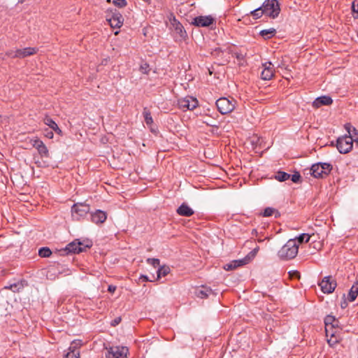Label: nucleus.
I'll return each instance as SVG.
<instances>
[{
  "mask_svg": "<svg viewBox=\"0 0 358 358\" xmlns=\"http://www.w3.org/2000/svg\"><path fill=\"white\" fill-rule=\"evenodd\" d=\"M45 136L47 138H50V139H51V138H53V136H54V134H53V132H52V131H49L48 129H45Z\"/></svg>",
  "mask_w": 358,
  "mask_h": 358,
  "instance_id": "49",
  "label": "nucleus"
},
{
  "mask_svg": "<svg viewBox=\"0 0 358 358\" xmlns=\"http://www.w3.org/2000/svg\"><path fill=\"white\" fill-rule=\"evenodd\" d=\"M80 245H79V248L82 250V252L86 251L87 249L90 248L92 246V243L90 240H84L81 241L80 240Z\"/></svg>",
  "mask_w": 358,
  "mask_h": 358,
  "instance_id": "30",
  "label": "nucleus"
},
{
  "mask_svg": "<svg viewBox=\"0 0 358 358\" xmlns=\"http://www.w3.org/2000/svg\"><path fill=\"white\" fill-rule=\"evenodd\" d=\"M106 20L113 28H120L123 24L124 22L122 15L116 9L108 12Z\"/></svg>",
  "mask_w": 358,
  "mask_h": 358,
  "instance_id": "7",
  "label": "nucleus"
},
{
  "mask_svg": "<svg viewBox=\"0 0 358 358\" xmlns=\"http://www.w3.org/2000/svg\"><path fill=\"white\" fill-rule=\"evenodd\" d=\"M289 275L292 278H300V273L297 271H291L289 272Z\"/></svg>",
  "mask_w": 358,
  "mask_h": 358,
  "instance_id": "43",
  "label": "nucleus"
},
{
  "mask_svg": "<svg viewBox=\"0 0 358 358\" xmlns=\"http://www.w3.org/2000/svg\"><path fill=\"white\" fill-rule=\"evenodd\" d=\"M291 175L286 173V172H284V171H279L276 173L275 176V179H276L277 180L280 181V182H284V181H286L287 180L289 179Z\"/></svg>",
  "mask_w": 358,
  "mask_h": 358,
  "instance_id": "28",
  "label": "nucleus"
},
{
  "mask_svg": "<svg viewBox=\"0 0 358 358\" xmlns=\"http://www.w3.org/2000/svg\"><path fill=\"white\" fill-rule=\"evenodd\" d=\"M335 319L336 317L334 316H332V315H327L325 318H324V324H325V327H327V326H334V322H335Z\"/></svg>",
  "mask_w": 358,
  "mask_h": 358,
  "instance_id": "35",
  "label": "nucleus"
},
{
  "mask_svg": "<svg viewBox=\"0 0 358 358\" xmlns=\"http://www.w3.org/2000/svg\"><path fill=\"white\" fill-rule=\"evenodd\" d=\"M194 294L198 298L206 299L210 295L214 294V292L210 287L201 286V287L196 289Z\"/></svg>",
  "mask_w": 358,
  "mask_h": 358,
  "instance_id": "19",
  "label": "nucleus"
},
{
  "mask_svg": "<svg viewBox=\"0 0 358 358\" xmlns=\"http://www.w3.org/2000/svg\"><path fill=\"white\" fill-rule=\"evenodd\" d=\"M334 328L336 330H338V331L342 330V327L340 326V322L336 318L335 319V322H334Z\"/></svg>",
  "mask_w": 358,
  "mask_h": 358,
  "instance_id": "48",
  "label": "nucleus"
},
{
  "mask_svg": "<svg viewBox=\"0 0 358 358\" xmlns=\"http://www.w3.org/2000/svg\"><path fill=\"white\" fill-rule=\"evenodd\" d=\"M358 295V280H356L352 286L351 287L349 293L348 299L349 301L352 302L354 301Z\"/></svg>",
  "mask_w": 358,
  "mask_h": 358,
  "instance_id": "24",
  "label": "nucleus"
},
{
  "mask_svg": "<svg viewBox=\"0 0 358 358\" xmlns=\"http://www.w3.org/2000/svg\"><path fill=\"white\" fill-rule=\"evenodd\" d=\"M140 279H142L143 282L150 281L152 282V280H150L147 275H142L140 277Z\"/></svg>",
  "mask_w": 358,
  "mask_h": 358,
  "instance_id": "54",
  "label": "nucleus"
},
{
  "mask_svg": "<svg viewBox=\"0 0 358 358\" xmlns=\"http://www.w3.org/2000/svg\"><path fill=\"white\" fill-rule=\"evenodd\" d=\"M352 10L353 12L354 17L358 18V0H355L352 2Z\"/></svg>",
  "mask_w": 358,
  "mask_h": 358,
  "instance_id": "36",
  "label": "nucleus"
},
{
  "mask_svg": "<svg viewBox=\"0 0 358 358\" xmlns=\"http://www.w3.org/2000/svg\"><path fill=\"white\" fill-rule=\"evenodd\" d=\"M299 251V245L296 239H289L278 251V255L282 260L294 259Z\"/></svg>",
  "mask_w": 358,
  "mask_h": 358,
  "instance_id": "1",
  "label": "nucleus"
},
{
  "mask_svg": "<svg viewBox=\"0 0 358 358\" xmlns=\"http://www.w3.org/2000/svg\"><path fill=\"white\" fill-rule=\"evenodd\" d=\"M198 100L190 96L178 100L179 108L182 110H193L198 106Z\"/></svg>",
  "mask_w": 358,
  "mask_h": 358,
  "instance_id": "11",
  "label": "nucleus"
},
{
  "mask_svg": "<svg viewBox=\"0 0 358 358\" xmlns=\"http://www.w3.org/2000/svg\"><path fill=\"white\" fill-rule=\"evenodd\" d=\"M170 268L168 266L164 265L160 266L157 269V279L160 278L161 277H164L170 273Z\"/></svg>",
  "mask_w": 358,
  "mask_h": 358,
  "instance_id": "27",
  "label": "nucleus"
},
{
  "mask_svg": "<svg viewBox=\"0 0 358 358\" xmlns=\"http://www.w3.org/2000/svg\"><path fill=\"white\" fill-rule=\"evenodd\" d=\"M345 129L348 131L349 135L348 136H352V129H353V127L351 125L350 123H346L345 124Z\"/></svg>",
  "mask_w": 358,
  "mask_h": 358,
  "instance_id": "45",
  "label": "nucleus"
},
{
  "mask_svg": "<svg viewBox=\"0 0 358 358\" xmlns=\"http://www.w3.org/2000/svg\"><path fill=\"white\" fill-rule=\"evenodd\" d=\"M264 217H270L274 215L275 218L280 216V213L278 210L271 207H267L264 210V212L261 214Z\"/></svg>",
  "mask_w": 358,
  "mask_h": 358,
  "instance_id": "25",
  "label": "nucleus"
},
{
  "mask_svg": "<svg viewBox=\"0 0 358 358\" xmlns=\"http://www.w3.org/2000/svg\"><path fill=\"white\" fill-rule=\"evenodd\" d=\"M80 239H76L73 241L69 243L66 245V248L63 250H61L60 252H62L63 255H69V254H79L82 252V250L79 248Z\"/></svg>",
  "mask_w": 358,
  "mask_h": 358,
  "instance_id": "13",
  "label": "nucleus"
},
{
  "mask_svg": "<svg viewBox=\"0 0 358 358\" xmlns=\"http://www.w3.org/2000/svg\"><path fill=\"white\" fill-rule=\"evenodd\" d=\"M121 320H122L121 317H117L115 318L113 320H112L110 324L113 327H115L120 323Z\"/></svg>",
  "mask_w": 358,
  "mask_h": 358,
  "instance_id": "47",
  "label": "nucleus"
},
{
  "mask_svg": "<svg viewBox=\"0 0 358 358\" xmlns=\"http://www.w3.org/2000/svg\"><path fill=\"white\" fill-rule=\"evenodd\" d=\"M275 34L276 30L274 28L263 29L259 32L260 36H262L264 39H269L274 36Z\"/></svg>",
  "mask_w": 358,
  "mask_h": 358,
  "instance_id": "26",
  "label": "nucleus"
},
{
  "mask_svg": "<svg viewBox=\"0 0 358 358\" xmlns=\"http://www.w3.org/2000/svg\"><path fill=\"white\" fill-rule=\"evenodd\" d=\"M147 263L153 266V267L159 268L160 266V261L157 258H148L146 260Z\"/></svg>",
  "mask_w": 358,
  "mask_h": 358,
  "instance_id": "34",
  "label": "nucleus"
},
{
  "mask_svg": "<svg viewBox=\"0 0 358 358\" xmlns=\"http://www.w3.org/2000/svg\"><path fill=\"white\" fill-rule=\"evenodd\" d=\"M32 145L38 150L41 157H48L49 152L46 145L38 138L32 140Z\"/></svg>",
  "mask_w": 358,
  "mask_h": 358,
  "instance_id": "15",
  "label": "nucleus"
},
{
  "mask_svg": "<svg viewBox=\"0 0 358 358\" xmlns=\"http://www.w3.org/2000/svg\"><path fill=\"white\" fill-rule=\"evenodd\" d=\"M43 122L50 129L55 131L59 136H62V131L58 127L57 124L50 117L46 116L43 119Z\"/></svg>",
  "mask_w": 358,
  "mask_h": 358,
  "instance_id": "23",
  "label": "nucleus"
},
{
  "mask_svg": "<svg viewBox=\"0 0 358 358\" xmlns=\"http://www.w3.org/2000/svg\"><path fill=\"white\" fill-rule=\"evenodd\" d=\"M318 285L324 294L332 293L337 286L336 281L331 275L325 276Z\"/></svg>",
  "mask_w": 358,
  "mask_h": 358,
  "instance_id": "9",
  "label": "nucleus"
},
{
  "mask_svg": "<svg viewBox=\"0 0 358 358\" xmlns=\"http://www.w3.org/2000/svg\"><path fill=\"white\" fill-rule=\"evenodd\" d=\"M352 134L353 141L358 144V131L356 128H353Z\"/></svg>",
  "mask_w": 358,
  "mask_h": 358,
  "instance_id": "44",
  "label": "nucleus"
},
{
  "mask_svg": "<svg viewBox=\"0 0 358 358\" xmlns=\"http://www.w3.org/2000/svg\"><path fill=\"white\" fill-rule=\"evenodd\" d=\"M333 166L329 163L318 162L312 165L310 172L316 178H324L329 175Z\"/></svg>",
  "mask_w": 358,
  "mask_h": 358,
  "instance_id": "3",
  "label": "nucleus"
},
{
  "mask_svg": "<svg viewBox=\"0 0 358 358\" xmlns=\"http://www.w3.org/2000/svg\"><path fill=\"white\" fill-rule=\"evenodd\" d=\"M38 50L36 48L28 47L23 49H17L16 53L17 54L18 58H24L36 54Z\"/></svg>",
  "mask_w": 358,
  "mask_h": 358,
  "instance_id": "21",
  "label": "nucleus"
},
{
  "mask_svg": "<svg viewBox=\"0 0 358 358\" xmlns=\"http://www.w3.org/2000/svg\"><path fill=\"white\" fill-rule=\"evenodd\" d=\"M90 207L84 203H77L71 207V215L73 220H80L90 212Z\"/></svg>",
  "mask_w": 358,
  "mask_h": 358,
  "instance_id": "6",
  "label": "nucleus"
},
{
  "mask_svg": "<svg viewBox=\"0 0 358 358\" xmlns=\"http://www.w3.org/2000/svg\"><path fill=\"white\" fill-rule=\"evenodd\" d=\"M113 3L119 8H123L127 6L126 0H113Z\"/></svg>",
  "mask_w": 358,
  "mask_h": 358,
  "instance_id": "41",
  "label": "nucleus"
},
{
  "mask_svg": "<svg viewBox=\"0 0 358 358\" xmlns=\"http://www.w3.org/2000/svg\"><path fill=\"white\" fill-rule=\"evenodd\" d=\"M326 336L327 338V343L330 346H334L340 342V337L338 335L339 332L334 328V326L325 327Z\"/></svg>",
  "mask_w": 358,
  "mask_h": 358,
  "instance_id": "10",
  "label": "nucleus"
},
{
  "mask_svg": "<svg viewBox=\"0 0 358 358\" xmlns=\"http://www.w3.org/2000/svg\"><path fill=\"white\" fill-rule=\"evenodd\" d=\"M262 8L264 15L271 19L277 18L281 10L278 0H265Z\"/></svg>",
  "mask_w": 358,
  "mask_h": 358,
  "instance_id": "2",
  "label": "nucleus"
},
{
  "mask_svg": "<svg viewBox=\"0 0 358 358\" xmlns=\"http://www.w3.org/2000/svg\"><path fill=\"white\" fill-rule=\"evenodd\" d=\"M106 218V213L101 210H96L94 213H91V220L95 224L103 223Z\"/></svg>",
  "mask_w": 358,
  "mask_h": 358,
  "instance_id": "17",
  "label": "nucleus"
},
{
  "mask_svg": "<svg viewBox=\"0 0 358 358\" xmlns=\"http://www.w3.org/2000/svg\"><path fill=\"white\" fill-rule=\"evenodd\" d=\"M17 287H18V284L13 283V284L10 285L9 286L5 287V289H9L12 290L13 292H15L16 290H18Z\"/></svg>",
  "mask_w": 358,
  "mask_h": 358,
  "instance_id": "46",
  "label": "nucleus"
},
{
  "mask_svg": "<svg viewBox=\"0 0 358 358\" xmlns=\"http://www.w3.org/2000/svg\"><path fill=\"white\" fill-rule=\"evenodd\" d=\"M301 175L299 172L296 171L294 174L291 175V180L294 183H298L301 181Z\"/></svg>",
  "mask_w": 358,
  "mask_h": 358,
  "instance_id": "38",
  "label": "nucleus"
},
{
  "mask_svg": "<svg viewBox=\"0 0 358 358\" xmlns=\"http://www.w3.org/2000/svg\"><path fill=\"white\" fill-rule=\"evenodd\" d=\"M52 255V251L48 247H43L39 249L38 255L41 257H49Z\"/></svg>",
  "mask_w": 358,
  "mask_h": 358,
  "instance_id": "29",
  "label": "nucleus"
},
{
  "mask_svg": "<svg viewBox=\"0 0 358 358\" xmlns=\"http://www.w3.org/2000/svg\"><path fill=\"white\" fill-rule=\"evenodd\" d=\"M252 234L253 236H254V235L257 236V229H252Z\"/></svg>",
  "mask_w": 358,
  "mask_h": 358,
  "instance_id": "55",
  "label": "nucleus"
},
{
  "mask_svg": "<svg viewBox=\"0 0 358 358\" xmlns=\"http://www.w3.org/2000/svg\"><path fill=\"white\" fill-rule=\"evenodd\" d=\"M259 247H256L250 252L249 255H250L252 257H254L259 251Z\"/></svg>",
  "mask_w": 358,
  "mask_h": 358,
  "instance_id": "51",
  "label": "nucleus"
},
{
  "mask_svg": "<svg viewBox=\"0 0 358 358\" xmlns=\"http://www.w3.org/2000/svg\"><path fill=\"white\" fill-rule=\"evenodd\" d=\"M176 213L184 217H190L194 212V210L185 203H182L176 210Z\"/></svg>",
  "mask_w": 358,
  "mask_h": 358,
  "instance_id": "20",
  "label": "nucleus"
},
{
  "mask_svg": "<svg viewBox=\"0 0 358 358\" xmlns=\"http://www.w3.org/2000/svg\"><path fill=\"white\" fill-rule=\"evenodd\" d=\"M341 306L343 309L345 308L348 306V303L345 299V294H343V301L341 303Z\"/></svg>",
  "mask_w": 358,
  "mask_h": 358,
  "instance_id": "53",
  "label": "nucleus"
},
{
  "mask_svg": "<svg viewBox=\"0 0 358 358\" xmlns=\"http://www.w3.org/2000/svg\"><path fill=\"white\" fill-rule=\"evenodd\" d=\"M332 102L333 100L329 96H322L315 99L313 102V106L319 108L322 106H329Z\"/></svg>",
  "mask_w": 358,
  "mask_h": 358,
  "instance_id": "18",
  "label": "nucleus"
},
{
  "mask_svg": "<svg viewBox=\"0 0 358 358\" xmlns=\"http://www.w3.org/2000/svg\"><path fill=\"white\" fill-rule=\"evenodd\" d=\"M116 286L115 285H110L108 287V291L110 293H113L115 292V291L116 290Z\"/></svg>",
  "mask_w": 358,
  "mask_h": 358,
  "instance_id": "52",
  "label": "nucleus"
},
{
  "mask_svg": "<svg viewBox=\"0 0 358 358\" xmlns=\"http://www.w3.org/2000/svg\"><path fill=\"white\" fill-rule=\"evenodd\" d=\"M171 24L176 34H178L181 38H185L186 37V31L180 22L173 18V20L171 22Z\"/></svg>",
  "mask_w": 358,
  "mask_h": 358,
  "instance_id": "22",
  "label": "nucleus"
},
{
  "mask_svg": "<svg viewBox=\"0 0 358 358\" xmlns=\"http://www.w3.org/2000/svg\"><path fill=\"white\" fill-rule=\"evenodd\" d=\"M150 66L148 63L145 62V63H143L141 66H140V71L143 73H145V74H148L150 71Z\"/></svg>",
  "mask_w": 358,
  "mask_h": 358,
  "instance_id": "39",
  "label": "nucleus"
},
{
  "mask_svg": "<svg viewBox=\"0 0 358 358\" xmlns=\"http://www.w3.org/2000/svg\"><path fill=\"white\" fill-rule=\"evenodd\" d=\"M129 350L127 347L113 346L109 348L106 355V358H128Z\"/></svg>",
  "mask_w": 358,
  "mask_h": 358,
  "instance_id": "8",
  "label": "nucleus"
},
{
  "mask_svg": "<svg viewBox=\"0 0 358 358\" xmlns=\"http://www.w3.org/2000/svg\"><path fill=\"white\" fill-rule=\"evenodd\" d=\"M250 258L245 257L242 259L234 260L229 264L224 265V268L226 271H231L239 266H243L249 262Z\"/></svg>",
  "mask_w": 358,
  "mask_h": 358,
  "instance_id": "16",
  "label": "nucleus"
},
{
  "mask_svg": "<svg viewBox=\"0 0 358 358\" xmlns=\"http://www.w3.org/2000/svg\"><path fill=\"white\" fill-rule=\"evenodd\" d=\"M70 351L65 355L64 358H79V352H76L74 350H69Z\"/></svg>",
  "mask_w": 358,
  "mask_h": 358,
  "instance_id": "37",
  "label": "nucleus"
},
{
  "mask_svg": "<svg viewBox=\"0 0 358 358\" xmlns=\"http://www.w3.org/2000/svg\"><path fill=\"white\" fill-rule=\"evenodd\" d=\"M250 15L253 16L255 19L260 18L263 15H264V12L262 8V6L250 12Z\"/></svg>",
  "mask_w": 358,
  "mask_h": 358,
  "instance_id": "31",
  "label": "nucleus"
},
{
  "mask_svg": "<svg viewBox=\"0 0 358 358\" xmlns=\"http://www.w3.org/2000/svg\"><path fill=\"white\" fill-rule=\"evenodd\" d=\"M353 147V138L351 136L345 135L339 137L336 141V148L340 153L346 154Z\"/></svg>",
  "mask_w": 358,
  "mask_h": 358,
  "instance_id": "5",
  "label": "nucleus"
},
{
  "mask_svg": "<svg viewBox=\"0 0 358 358\" xmlns=\"http://www.w3.org/2000/svg\"><path fill=\"white\" fill-rule=\"evenodd\" d=\"M215 23V19L211 15H201L193 19L192 22L196 27H206L213 25Z\"/></svg>",
  "mask_w": 358,
  "mask_h": 358,
  "instance_id": "12",
  "label": "nucleus"
},
{
  "mask_svg": "<svg viewBox=\"0 0 358 358\" xmlns=\"http://www.w3.org/2000/svg\"><path fill=\"white\" fill-rule=\"evenodd\" d=\"M215 104L218 111L222 115H226L234 110L236 101L234 98L229 99L227 97H221L216 101Z\"/></svg>",
  "mask_w": 358,
  "mask_h": 358,
  "instance_id": "4",
  "label": "nucleus"
},
{
  "mask_svg": "<svg viewBox=\"0 0 358 358\" xmlns=\"http://www.w3.org/2000/svg\"><path fill=\"white\" fill-rule=\"evenodd\" d=\"M16 52H17V50H8V52H6V55L10 58H18L17 54Z\"/></svg>",
  "mask_w": 358,
  "mask_h": 358,
  "instance_id": "42",
  "label": "nucleus"
},
{
  "mask_svg": "<svg viewBox=\"0 0 358 358\" xmlns=\"http://www.w3.org/2000/svg\"><path fill=\"white\" fill-rule=\"evenodd\" d=\"M82 345V341L80 340H75L73 341L71 343V345L69 347V350H76V348H77L78 347H80Z\"/></svg>",
  "mask_w": 358,
  "mask_h": 358,
  "instance_id": "40",
  "label": "nucleus"
},
{
  "mask_svg": "<svg viewBox=\"0 0 358 358\" xmlns=\"http://www.w3.org/2000/svg\"><path fill=\"white\" fill-rule=\"evenodd\" d=\"M263 70L261 73V78L264 80H271L274 76L273 65L271 62H265L262 64Z\"/></svg>",
  "mask_w": 358,
  "mask_h": 358,
  "instance_id": "14",
  "label": "nucleus"
},
{
  "mask_svg": "<svg viewBox=\"0 0 358 358\" xmlns=\"http://www.w3.org/2000/svg\"><path fill=\"white\" fill-rule=\"evenodd\" d=\"M143 114L144 116V120H145V123L147 124H151L153 122L151 113L149 110H148L146 108H144Z\"/></svg>",
  "mask_w": 358,
  "mask_h": 358,
  "instance_id": "32",
  "label": "nucleus"
},
{
  "mask_svg": "<svg viewBox=\"0 0 358 358\" xmlns=\"http://www.w3.org/2000/svg\"><path fill=\"white\" fill-rule=\"evenodd\" d=\"M310 238V236L308 234H301L299 235L296 239L299 243H302L303 242L308 243Z\"/></svg>",
  "mask_w": 358,
  "mask_h": 358,
  "instance_id": "33",
  "label": "nucleus"
},
{
  "mask_svg": "<svg viewBox=\"0 0 358 358\" xmlns=\"http://www.w3.org/2000/svg\"><path fill=\"white\" fill-rule=\"evenodd\" d=\"M211 53L213 55L218 56L220 53H222V50H221V48H217L214 49Z\"/></svg>",
  "mask_w": 358,
  "mask_h": 358,
  "instance_id": "50",
  "label": "nucleus"
}]
</instances>
